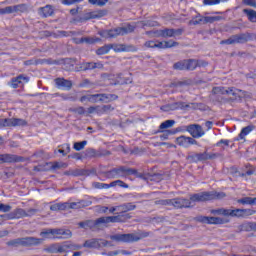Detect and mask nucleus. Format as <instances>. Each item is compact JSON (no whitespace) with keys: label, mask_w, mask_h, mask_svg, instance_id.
<instances>
[{"label":"nucleus","mask_w":256,"mask_h":256,"mask_svg":"<svg viewBox=\"0 0 256 256\" xmlns=\"http://www.w3.org/2000/svg\"><path fill=\"white\" fill-rule=\"evenodd\" d=\"M103 175L106 179H121L123 177H129V175H135V177L143 179V174L139 173L137 169L129 168L127 166H117L110 171L103 172Z\"/></svg>","instance_id":"1"},{"label":"nucleus","mask_w":256,"mask_h":256,"mask_svg":"<svg viewBox=\"0 0 256 256\" xmlns=\"http://www.w3.org/2000/svg\"><path fill=\"white\" fill-rule=\"evenodd\" d=\"M83 249L81 244H76L71 241H65L62 243H52L44 248L45 253L57 254V253H69V251H79Z\"/></svg>","instance_id":"2"},{"label":"nucleus","mask_w":256,"mask_h":256,"mask_svg":"<svg viewBox=\"0 0 256 256\" xmlns=\"http://www.w3.org/2000/svg\"><path fill=\"white\" fill-rule=\"evenodd\" d=\"M214 95H228V99L226 101L228 103H235V101H241L243 97H245V91L237 89L235 87H214L212 90Z\"/></svg>","instance_id":"3"},{"label":"nucleus","mask_w":256,"mask_h":256,"mask_svg":"<svg viewBox=\"0 0 256 256\" xmlns=\"http://www.w3.org/2000/svg\"><path fill=\"white\" fill-rule=\"evenodd\" d=\"M193 203H201V201H193L190 199L178 197L173 199L160 200V205H169L174 207L175 209H191L193 207Z\"/></svg>","instance_id":"4"},{"label":"nucleus","mask_w":256,"mask_h":256,"mask_svg":"<svg viewBox=\"0 0 256 256\" xmlns=\"http://www.w3.org/2000/svg\"><path fill=\"white\" fill-rule=\"evenodd\" d=\"M44 239L35 237L16 238L6 242L8 247H37Z\"/></svg>","instance_id":"5"},{"label":"nucleus","mask_w":256,"mask_h":256,"mask_svg":"<svg viewBox=\"0 0 256 256\" xmlns=\"http://www.w3.org/2000/svg\"><path fill=\"white\" fill-rule=\"evenodd\" d=\"M135 31V26L128 24L124 27H117L110 30H102L99 31L98 34L103 39H113L115 37H119V35H127L129 33H133Z\"/></svg>","instance_id":"6"},{"label":"nucleus","mask_w":256,"mask_h":256,"mask_svg":"<svg viewBox=\"0 0 256 256\" xmlns=\"http://www.w3.org/2000/svg\"><path fill=\"white\" fill-rule=\"evenodd\" d=\"M223 197H225L224 192H199L191 194V201L203 203L205 201H213V199H223Z\"/></svg>","instance_id":"7"},{"label":"nucleus","mask_w":256,"mask_h":256,"mask_svg":"<svg viewBox=\"0 0 256 256\" xmlns=\"http://www.w3.org/2000/svg\"><path fill=\"white\" fill-rule=\"evenodd\" d=\"M119 214L116 215V217H120L119 223H125V221H128V219H131V215L129 214V211H135L137 209V205L133 202L123 203L121 205H118Z\"/></svg>","instance_id":"8"},{"label":"nucleus","mask_w":256,"mask_h":256,"mask_svg":"<svg viewBox=\"0 0 256 256\" xmlns=\"http://www.w3.org/2000/svg\"><path fill=\"white\" fill-rule=\"evenodd\" d=\"M112 247L113 244L111 242L101 239V238H92L86 240L81 247H85L86 249H101L102 247Z\"/></svg>","instance_id":"9"},{"label":"nucleus","mask_w":256,"mask_h":256,"mask_svg":"<svg viewBox=\"0 0 256 256\" xmlns=\"http://www.w3.org/2000/svg\"><path fill=\"white\" fill-rule=\"evenodd\" d=\"M112 241H118L122 243H135L137 241H141L142 237L139 234H116L110 236Z\"/></svg>","instance_id":"10"},{"label":"nucleus","mask_w":256,"mask_h":256,"mask_svg":"<svg viewBox=\"0 0 256 256\" xmlns=\"http://www.w3.org/2000/svg\"><path fill=\"white\" fill-rule=\"evenodd\" d=\"M122 216H104L94 220V225L96 229H101V227H107L109 223H119Z\"/></svg>","instance_id":"11"},{"label":"nucleus","mask_w":256,"mask_h":256,"mask_svg":"<svg viewBox=\"0 0 256 256\" xmlns=\"http://www.w3.org/2000/svg\"><path fill=\"white\" fill-rule=\"evenodd\" d=\"M218 157H219V154L217 153H209L205 151L203 153H196L194 155H191L190 159L193 161V163H199L203 161L217 159Z\"/></svg>","instance_id":"12"},{"label":"nucleus","mask_w":256,"mask_h":256,"mask_svg":"<svg viewBox=\"0 0 256 256\" xmlns=\"http://www.w3.org/2000/svg\"><path fill=\"white\" fill-rule=\"evenodd\" d=\"M186 131L193 137V139H201L205 135L203 127L199 124H190L186 126Z\"/></svg>","instance_id":"13"},{"label":"nucleus","mask_w":256,"mask_h":256,"mask_svg":"<svg viewBox=\"0 0 256 256\" xmlns=\"http://www.w3.org/2000/svg\"><path fill=\"white\" fill-rule=\"evenodd\" d=\"M71 237H73L71 230L63 228L52 229V239H71Z\"/></svg>","instance_id":"14"},{"label":"nucleus","mask_w":256,"mask_h":256,"mask_svg":"<svg viewBox=\"0 0 256 256\" xmlns=\"http://www.w3.org/2000/svg\"><path fill=\"white\" fill-rule=\"evenodd\" d=\"M55 86L57 89H62L64 91H71L73 89V82L65 78L54 79Z\"/></svg>","instance_id":"15"},{"label":"nucleus","mask_w":256,"mask_h":256,"mask_svg":"<svg viewBox=\"0 0 256 256\" xmlns=\"http://www.w3.org/2000/svg\"><path fill=\"white\" fill-rule=\"evenodd\" d=\"M95 173H97L95 169H75L70 172H65V175H72V177H89V175H95Z\"/></svg>","instance_id":"16"},{"label":"nucleus","mask_w":256,"mask_h":256,"mask_svg":"<svg viewBox=\"0 0 256 256\" xmlns=\"http://www.w3.org/2000/svg\"><path fill=\"white\" fill-rule=\"evenodd\" d=\"M197 221L200 223H207L209 225H223L225 221L219 217H207V216H200L197 218Z\"/></svg>","instance_id":"17"},{"label":"nucleus","mask_w":256,"mask_h":256,"mask_svg":"<svg viewBox=\"0 0 256 256\" xmlns=\"http://www.w3.org/2000/svg\"><path fill=\"white\" fill-rule=\"evenodd\" d=\"M176 143L180 147L187 148L190 145H197V140H195L192 137L180 136V137L176 138Z\"/></svg>","instance_id":"18"},{"label":"nucleus","mask_w":256,"mask_h":256,"mask_svg":"<svg viewBox=\"0 0 256 256\" xmlns=\"http://www.w3.org/2000/svg\"><path fill=\"white\" fill-rule=\"evenodd\" d=\"M110 49H113L115 53L129 52V51H137V48L133 45H125V44H110Z\"/></svg>","instance_id":"19"},{"label":"nucleus","mask_w":256,"mask_h":256,"mask_svg":"<svg viewBox=\"0 0 256 256\" xmlns=\"http://www.w3.org/2000/svg\"><path fill=\"white\" fill-rule=\"evenodd\" d=\"M2 163H23L25 158L14 154H1Z\"/></svg>","instance_id":"20"},{"label":"nucleus","mask_w":256,"mask_h":256,"mask_svg":"<svg viewBox=\"0 0 256 256\" xmlns=\"http://www.w3.org/2000/svg\"><path fill=\"white\" fill-rule=\"evenodd\" d=\"M53 13H55V10L53 9V6L46 5L44 7H40L38 9V15L42 17L43 19H47V17L53 16Z\"/></svg>","instance_id":"21"},{"label":"nucleus","mask_w":256,"mask_h":256,"mask_svg":"<svg viewBox=\"0 0 256 256\" xmlns=\"http://www.w3.org/2000/svg\"><path fill=\"white\" fill-rule=\"evenodd\" d=\"M23 217H27V211L23 208H18L8 214V221L13 219H23Z\"/></svg>","instance_id":"22"},{"label":"nucleus","mask_w":256,"mask_h":256,"mask_svg":"<svg viewBox=\"0 0 256 256\" xmlns=\"http://www.w3.org/2000/svg\"><path fill=\"white\" fill-rule=\"evenodd\" d=\"M237 233L256 231V222H244L237 226Z\"/></svg>","instance_id":"23"},{"label":"nucleus","mask_w":256,"mask_h":256,"mask_svg":"<svg viewBox=\"0 0 256 256\" xmlns=\"http://www.w3.org/2000/svg\"><path fill=\"white\" fill-rule=\"evenodd\" d=\"M95 95V99H97V103L98 101H101L103 103H109L111 101H116V99H118V96L115 94H94Z\"/></svg>","instance_id":"24"},{"label":"nucleus","mask_w":256,"mask_h":256,"mask_svg":"<svg viewBox=\"0 0 256 256\" xmlns=\"http://www.w3.org/2000/svg\"><path fill=\"white\" fill-rule=\"evenodd\" d=\"M101 17H105V12L93 11V12L85 13L81 18V21H89V19H101Z\"/></svg>","instance_id":"25"},{"label":"nucleus","mask_w":256,"mask_h":256,"mask_svg":"<svg viewBox=\"0 0 256 256\" xmlns=\"http://www.w3.org/2000/svg\"><path fill=\"white\" fill-rule=\"evenodd\" d=\"M184 107H189V105H185V102H176V103L162 106L161 110L162 111H175L177 109H184Z\"/></svg>","instance_id":"26"},{"label":"nucleus","mask_w":256,"mask_h":256,"mask_svg":"<svg viewBox=\"0 0 256 256\" xmlns=\"http://www.w3.org/2000/svg\"><path fill=\"white\" fill-rule=\"evenodd\" d=\"M82 69L84 71H91L93 69H103V64H101V62H85L82 64Z\"/></svg>","instance_id":"27"},{"label":"nucleus","mask_w":256,"mask_h":256,"mask_svg":"<svg viewBox=\"0 0 256 256\" xmlns=\"http://www.w3.org/2000/svg\"><path fill=\"white\" fill-rule=\"evenodd\" d=\"M23 81H25L26 83L29 82V78L23 76V75H19L16 78H12L11 82H10V86L13 89H17V87H19L20 83H22Z\"/></svg>","instance_id":"28"},{"label":"nucleus","mask_w":256,"mask_h":256,"mask_svg":"<svg viewBox=\"0 0 256 256\" xmlns=\"http://www.w3.org/2000/svg\"><path fill=\"white\" fill-rule=\"evenodd\" d=\"M173 125H175V120H166L162 122L157 130V133H162L163 131H166L165 129H171Z\"/></svg>","instance_id":"29"},{"label":"nucleus","mask_w":256,"mask_h":256,"mask_svg":"<svg viewBox=\"0 0 256 256\" xmlns=\"http://www.w3.org/2000/svg\"><path fill=\"white\" fill-rule=\"evenodd\" d=\"M252 131H253V127L252 126L244 127L241 130V132L238 135V137L236 138V141H241V140L245 139V137H247V135H249Z\"/></svg>","instance_id":"30"},{"label":"nucleus","mask_w":256,"mask_h":256,"mask_svg":"<svg viewBox=\"0 0 256 256\" xmlns=\"http://www.w3.org/2000/svg\"><path fill=\"white\" fill-rule=\"evenodd\" d=\"M78 226L81 229H96L95 221L93 220H86L78 223Z\"/></svg>","instance_id":"31"},{"label":"nucleus","mask_w":256,"mask_h":256,"mask_svg":"<svg viewBox=\"0 0 256 256\" xmlns=\"http://www.w3.org/2000/svg\"><path fill=\"white\" fill-rule=\"evenodd\" d=\"M237 203H240L241 205H256V197H243L238 199Z\"/></svg>","instance_id":"32"},{"label":"nucleus","mask_w":256,"mask_h":256,"mask_svg":"<svg viewBox=\"0 0 256 256\" xmlns=\"http://www.w3.org/2000/svg\"><path fill=\"white\" fill-rule=\"evenodd\" d=\"M50 211H67L66 202L56 203L50 206Z\"/></svg>","instance_id":"33"},{"label":"nucleus","mask_w":256,"mask_h":256,"mask_svg":"<svg viewBox=\"0 0 256 256\" xmlns=\"http://www.w3.org/2000/svg\"><path fill=\"white\" fill-rule=\"evenodd\" d=\"M101 39L97 37H83L79 40V43H87V45H94V43H99Z\"/></svg>","instance_id":"34"},{"label":"nucleus","mask_w":256,"mask_h":256,"mask_svg":"<svg viewBox=\"0 0 256 256\" xmlns=\"http://www.w3.org/2000/svg\"><path fill=\"white\" fill-rule=\"evenodd\" d=\"M235 44H239V40L237 38V34L236 35H232L230 38H228L226 40H222L220 42V45H235Z\"/></svg>","instance_id":"35"},{"label":"nucleus","mask_w":256,"mask_h":256,"mask_svg":"<svg viewBox=\"0 0 256 256\" xmlns=\"http://www.w3.org/2000/svg\"><path fill=\"white\" fill-rule=\"evenodd\" d=\"M243 12L247 15L251 23H256V11L252 9H244Z\"/></svg>","instance_id":"36"},{"label":"nucleus","mask_w":256,"mask_h":256,"mask_svg":"<svg viewBox=\"0 0 256 256\" xmlns=\"http://www.w3.org/2000/svg\"><path fill=\"white\" fill-rule=\"evenodd\" d=\"M197 69V60L188 59L186 60V71H195Z\"/></svg>","instance_id":"37"},{"label":"nucleus","mask_w":256,"mask_h":256,"mask_svg":"<svg viewBox=\"0 0 256 256\" xmlns=\"http://www.w3.org/2000/svg\"><path fill=\"white\" fill-rule=\"evenodd\" d=\"M81 103H85L89 101V103H97V99H95V94L84 95L80 98Z\"/></svg>","instance_id":"38"},{"label":"nucleus","mask_w":256,"mask_h":256,"mask_svg":"<svg viewBox=\"0 0 256 256\" xmlns=\"http://www.w3.org/2000/svg\"><path fill=\"white\" fill-rule=\"evenodd\" d=\"M173 68L176 69L177 71H187L186 60L176 62L173 65Z\"/></svg>","instance_id":"39"},{"label":"nucleus","mask_w":256,"mask_h":256,"mask_svg":"<svg viewBox=\"0 0 256 256\" xmlns=\"http://www.w3.org/2000/svg\"><path fill=\"white\" fill-rule=\"evenodd\" d=\"M27 11H29L27 4H19L14 6L15 13H27Z\"/></svg>","instance_id":"40"},{"label":"nucleus","mask_w":256,"mask_h":256,"mask_svg":"<svg viewBox=\"0 0 256 256\" xmlns=\"http://www.w3.org/2000/svg\"><path fill=\"white\" fill-rule=\"evenodd\" d=\"M60 147L61 149H58V153H61L63 157L71 153V146L69 144H63Z\"/></svg>","instance_id":"41"},{"label":"nucleus","mask_w":256,"mask_h":256,"mask_svg":"<svg viewBox=\"0 0 256 256\" xmlns=\"http://www.w3.org/2000/svg\"><path fill=\"white\" fill-rule=\"evenodd\" d=\"M162 135H160V139L161 141H167V139H169V135H175V133H177V131L175 130H163Z\"/></svg>","instance_id":"42"},{"label":"nucleus","mask_w":256,"mask_h":256,"mask_svg":"<svg viewBox=\"0 0 256 256\" xmlns=\"http://www.w3.org/2000/svg\"><path fill=\"white\" fill-rule=\"evenodd\" d=\"M112 187H122L123 189H129V185L123 182V180H115L110 183Z\"/></svg>","instance_id":"43"},{"label":"nucleus","mask_w":256,"mask_h":256,"mask_svg":"<svg viewBox=\"0 0 256 256\" xmlns=\"http://www.w3.org/2000/svg\"><path fill=\"white\" fill-rule=\"evenodd\" d=\"M40 237L44 239H53V229H44L40 232Z\"/></svg>","instance_id":"44"},{"label":"nucleus","mask_w":256,"mask_h":256,"mask_svg":"<svg viewBox=\"0 0 256 256\" xmlns=\"http://www.w3.org/2000/svg\"><path fill=\"white\" fill-rule=\"evenodd\" d=\"M90 5H96L97 7H105L107 3H109V0H88Z\"/></svg>","instance_id":"45"},{"label":"nucleus","mask_w":256,"mask_h":256,"mask_svg":"<svg viewBox=\"0 0 256 256\" xmlns=\"http://www.w3.org/2000/svg\"><path fill=\"white\" fill-rule=\"evenodd\" d=\"M203 19L201 15H197L189 21V25H203Z\"/></svg>","instance_id":"46"},{"label":"nucleus","mask_w":256,"mask_h":256,"mask_svg":"<svg viewBox=\"0 0 256 256\" xmlns=\"http://www.w3.org/2000/svg\"><path fill=\"white\" fill-rule=\"evenodd\" d=\"M111 51V46L110 45H107V46H102L100 48H98L96 50V54L97 55H107V53Z\"/></svg>","instance_id":"47"},{"label":"nucleus","mask_w":256,"mask_h":256,"mask_svg":"<svg viewBox=\"0 0 256 256\" xmlns=\"http://www.w3.org/2000/svg\"><path fill=\"white\" fill-rule=\"evenodd\" d=\"M85 145H87V140L75 142L73 148L75 151H83V149H85Z\"/></svg>","instance_id":"48"},{"label":"nucleus","mask_w":256,"mask_h":256,"mask_svg":"<svg viewBox=\"0 0 256 256\" xmlns=\"http://www.w3.org/2000/svg\"><path fill=\"white\" fill-rule=\"evenodd\" d=\"M2 125L3 127H15L14 118L2 119Z\"/></svg>","instance_id":"49"},{"label":"nucleus","mask_w":256,"mask_h":256,"mask_svg":"<svg viewBox=\"0 0 256 256\" xmlns=\"http://www.w3.org/2000/svg\"><path fill=\"white\" fill-rule=\"evenodd\" d=\"M14 127H27V122L25 119L14 118Z\"/></svg>","instance_id":"50"},{"label":"nucleus","mask_w":256,"mask_h":256,"mask_svg":"<svg viewBox=\"0 0 256 256\" xmlns=\"http://www.w3.org/2000/svg\"><path fill=\"white\" fill-rule=\"evenodd\" d=\"M69 209H81L80 202H66V211Z\"/></svg>","instance_id":"51"},{"label":"nucleus","mask_w":256,"mask_h":256,"mask_svg":"<svg viewBox=\"0 0 256 256\" xmlns=\"http://www.w3.org/2000/svg\"><path fill=\"white\" fill-rule=\"evenodd\" d=\"M164 45H165V49H171L173 47H179V42L168 40V41H164Z\"/></svg>","instance_id":"52"},{"label":"nucleus","mask_w":256,"mask_h":256,"mask_svg":"<svg viewBox=\"0 0 256 256\" xmlns=\"http://www.w3.org/2000/svg\"><path fill=\"white\" fill-rule=\"evenodd\" d=\"M238 43H247L249 41V34H236Z\"/></svg>","instance_id":"53"},{"label":"nucleus","mask_w":256,"mask_h":256,"mask_svg":"<svg viewBox=\"0 0 256 256\" xmlns=\"http://www.w3.org/2000/svg\"><path fill=\"white\" fill-rule=\"evenodd\" d=\"M58 33L59 35H61V37H71V35H80L79 32L65 30L58 31Z\"/></svg>","instance_id":"54"},{"label":"nucleus","mask_w":256,"mask_h":256,"mask_svg":"<svg viewBox=\"0 0 256 256\" xmlns=\"http://www.w3.org/2000/svg\"><path fill=\"white\" fill-rule=\"evenodd\" d=\"M255 213L256 211L252 209H242V218L251 217V215H255Z\"/></svg>","instance_id":"55"},{"label":"nucleus","mask_w":256,"mask_h":256,"mask_svg":"<svg viewBox=\"0 0 256 256\" xmlns=\"http://www.w3.org/2000/svg\"><path fill=\"white\" fill-rule=\"evenodd\" d=\"M158 25L159 24L157 23V21H153V20L142 21L143 27H157Z\"/></svg>","instance_id":"56"},{"label":"nucleus","mask_w":256,"mask_h":256,"mask_svg":"<svg viewBox=\"0 0 256 256\" xmlns=\"http://www.w3.org/2000/svg\"><path fill=\"white\" fill-rule=\"evenodd\" d=\"M162 37L166 39V37H173V28H165L162 30Z\"/></svg>","instance_id":"57"},{"label":"nucleus","mask_w":256,"mask_h":256,"mask_svg":"<svg viewBox=\"0 0 256 256\" xmlns=\"http://www.w3.org/2000/svg\"><path fill=\"white\" fill-rule=\"evenodd\" d=\"M57 97H61V99H63V101H75V98L69 94H56Z\"/></svg>","instance_id":"58"},{"label":"nucleus","mask_w":256,"mask_h":256,"mask_svg":"<svg viewBox=\"0 0 256 256\" xmlns=\"http://www.w3.org/2000/svg\"><path fill=\"white\" fill-rule=\"evenodd\" d=\"M146 34L152 35V37H163V30L148 31Z\"/></svg>","instance_id":"59"},{"label":"nucleus","mask_w":256,"mask_h":256,"mask_svg":"<svg viewBox=\"0 0 256 256\" xmlns=\"http://www.w3.org/2000/svg\"><path fill=\"white\" fill-rule=\"evenodd\" d=\"M12 207L11 205H7V204H0V213H9V211H11Z\"/></svg>","instance_id":"60"},{"label":"nucleus","mask_w":256,"mask_h":256,"mask_svg":"<svg viewBox=\"0 0 256 256\" xmlns=\"http://www.w3.org/2000/svg\"><path fill=\"white\" fill-rule=\"evenodd\" d=\"M232 217H243V212L242 209L236 208V209H232Z\"/></svg>","instance_id":"61"},{"label":"nucleus","mask_w":256,"mask_h":256,"mask_svg":"<svg viewBox=\"0 0 256 256\" xmlns=\"http://www.w3.org/2000/svg\"><path fill=\"white\" fill-rule=\"evenodd\" d=\"M80 209H83L84 207H90V205H93V202L90 200H80Z\"/></svg>","instance_id":"62"},{"label":"nucleus","mask_w":256,"mask_h":256,"mask_svg":"<svg viewBox=\"0 0 256 256\" xmlns=\"http://www.w3.org/2000/svg\"><path fill=\"white\" fill-rule=\"evenodd\" d=\"M113 106L111 105H104L100 107V113H109V111H113Z\"/></svg>","instance_id":"63"},{"label":"nucleus","mask_w":256,"mask_h":256,"mask_svg":"<svg viewBox=\"0 0 256 256\" xmlns=\"http://www.w3.org/2000/svg\"><path fill=\"white\" fill-rule=\"evenodd\" d=\"M204 5H219L221 0H203Z\"/></svg>","instance_id":"64"}]
</instances>
